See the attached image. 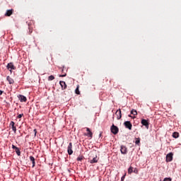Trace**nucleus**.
<instances>
[{
  "instance_id": "nucleus-14",
  "label": "nucleus",
  "mask_w": 181,
  "mask_h": 181,
  "mask_svg": "<svg viewBox=\"0 0 181 181\" xmlns=\"http://www.w3.org/2000/svg\"><path fill=\"white\" fill-rule=\"evenodd\" d=\"M86 131L88 132L86 136L89 138H93V132H91V130H90V128L87 127Z\"/></svg>"
},
{
  "instance_id": "nucleus-24",
  "label": "nucleus",
  "mask_w": 181,
  "mask_h": 181,
  "mask_svg": "<svg viewBox=\"0 0 181 181\" xmlns=\"http://www.w3.org/2000/svg\"><path fill=\"white\" fill-rule=\"evenodd\" d=\"M163 181H172V178L171 177H165L163 179Z\"/></svg>"
},
{
  "instance_id": "nucleus-18",
  "label": "nucleus",
  "mask_w": 181,
  "mask_h": 181,
  "mask_svg": "<svg viewBox=\"0 0 181 181\" xmlns=\"http://www.w3.org/2000/svg\"><path fill=\"white\" fill-rule=\"evenodd\" d=\"M134 173V168L132 166H130L128 168V173L129 175H131V173Z\"/></svg>"
},
{
  "instance_id": "nucleus-4",
  "label": "nucleus",
  "mask_w": 181,
  "mask_h": 181,
  "mask_svg": "<svg viewBox=\"0 0 181 181\" xmlns=\"http://www.w3.org/2000/svg\"><path fill=\"white\" fill-rule=\"evenodd\" d=\"M120 152L122 155H127V153H128V148H127V146L122 145L120 146Z\"/></svg>"
},
{
  "instance_id": "nucleus-13",
  "label": "nucleus",
  "mask_w": 181,
  "mask_h": 181,
  "mask_svg": "<svg viewBox=\"0 0 181 181\" xmlns=\"http://www.w3.org/2000/svg\"><path fill=\"white\" fill-rule=\"evenodd\" d=\"M13 13V9H8L6 11V13L4 14L5 16H11Z\"/></svg>"
},
{
  "instance_id": "nucleus-25",
  "label": "nucleus",
  "mask_w": 181,
  "mask_h": 181,
  "mask_svg": "<svg viewBox=\"0 0 181 181\" xmlns=\"http://www.w3.org/2000/svg\"><path fill=\"white\" fill-rule=\"evenodd\" d=\"M75 93L76 94H80V90H78V88H76V90H75Z\"/></svg>"
},
{
  "instance_id": "nucleus-19",
  "label": "nucleus",
  "mask_w": 181,
  "mask_h": 181,
  "mask_svg": "<svg viewBox=\"0 0 181 181\" xmlns=\"http://www.w3.org/2000/svg\"><path fill=\"white\" fill-rule=\"evenodd\" d=\"M130 113L132 115H138V112H136V110L135 109H133L131 110Z\"/></svg>"
},
{
  "instance_id": "nucleus-26",
  "label": "nucleus",
  "mask_w": 181,
  "mask_h": 181,
  "mask_svg": "<svg viewBox=\"0 0 181 181\" xmlns=\"http://www.w3.org/2000/svg\"><path fill=\"white\" fill-rule=\"evenodd\" d=\"M125 176H127V174H124V175L121 177V181L125 180Z\"/></svg>"
},
{
  "instance_id": "nucleus-35",
  "label": "nucleus",
  "mask_w": 181,
  "mask_h": 181,
  "mask_svg": "<svg viewBox=\"0 0 181 181\" xmlns=\"http://www.w3.org/2000/svg\"><path fill=\"white\" fill-rule=\"evenodd\" d=\"M28 29H29V33H32V30L30 29V28H29Z\"/></svg>"
},
{
  "instance_id": "nucleus-36",
  "label": "nucleus",
  "mask_w": 181,
  "mask_h": 181,
  "mask_svg": "<svg viewBox=\"0 0 181 181\" xmlns=\"http://www.w3.org/2000/svg\"><path fill=\"white\" fill-rule=\"evenodd\" d=\"M64 66H63L62 69V71H64Z\"/></svg>"
},
{
  "instance_id": "nucleus-23",
  "label": "nucleus",
  "mask_w": 181,
  "mask_h": 181,
  "mask_svg": "<svg viewBox=\"0 0 181 181\" xmlns=\"http://www.w3.org/2000/svg\"><path fill=\"white\" fill-rule=\"evenodd\" d=\"M52 80H54V76L50 75V76L48 77V81H52Z\"/></svg>"
},
{
  "instance_id": "nucleus-32",
  "label": "nucleus",
  "mask_w": 181,
  "mask_h": 181,
  "mask_svg": "<svg viewBox=\"0 0 181 181\" xmlns=\"http://www.w3.org/2000/svg\"><path fill=\"white\" fill-rule=\"evenodd\" d=\"M128 117H129V118H133V119H134V118H136L135 116L132 117L131 115H129Z\"/></svg>"
},
{
  "instance_id": "nucleus-6",
  "label": "nucleus",
  "mask_w": 181,
  "mask_h": 181,
  "mask_svg": "<svg viewBox=\"0 0 181 181\" xmlns=\"http://www.w3.org/2000/svg\"><path fill=\"white\" fill-rule=\"evenodd\" d=\"M173 160V153L170 152L166 155V162H172Z\"/></svg>"
},
{
  "instance_id": "nucleus-17",
  "label": "nucleus",
  "mask_w": 181,
  "mask_h": 181,
  "mask_svg": "<svg viewBox=\"0 0 181 181\" xmlns=\"http://www.w3.org/2000/svg\"><path fill=\"white\" fill-rule=\"evenodd\" d=\"M179 136V133L177 132H174L173 133V138H175V139H177V137Z\"/></svg>"
},
{
  "instance_id": "nucleus-34",
  "label": "nucleus",
  "mask_w": 181,
  "mask_h": 181,
  "mask_svg": "<svg viewBox=\"0 0 181 181\" xmlns=\"http://www.w3.org/2000/svg\"><path fill=\"white\" fill-rule=\"evenodd\" d=\"M2 94H4V92H3V90H0V95H2Z\"/></svg>"
},
{
  "instance_id": "nucleus-5",
  "label": "nucleus",
  "mask_w": 181,
  "mask_h": 181,
  "mask_svg": "<svg viewBox=\"0 0 181 181\" xmlns=\"http://www.w3.org/2000/svg\"><path fill=\"white\" fill-rule=\"evenodd\" d=\"M124 125L125 128H127L129 131H131L132 129V123H131L130 121H125L124 122Z\"/></svg>"
},
{
  "instance_id": "nucleus-20",
  "label": "nucleus",
  "mask_w": 181,
  "mask_h": 181,
  "mask_svg": "<svg viewBox=\"0 0 181 181\" xmlns=\"http://www.w3.org/2000/svg\"><path fill=\"white\" fill-rule=\"evenodd\" d=\"M16 153L18 155V156H21V150L19 149V148H16L15 150Z\"/></svg>"
},
{
  "instance_id": "nucleus-27",
  "label": "nucleus",
  "mask_w": 181,
  "mask_h": 181,
  "mask_svg": "<svg viewBox=\"0 0 181 181\" xmlns=\"http://www.w3.org/2000/svg\"><path fill=\"white\" fill-rule=\"evenodd\" d=\"M138 169H136V168H134V170H133V173H136V175H138Z\"/></svg>"
},
{
  "instance_id": "nucleus-1",
  "label": "nucleus",
  "mask_w": 181,
  "mask_h": 181,
  "mask_svg": "<svg viewBox=\"0 0 181 181\" xmlns=\"http://www.w3.org/2000/svg\"><path fill=\"white\" fill-rule=\"evenodd\" d=\"M110 131L113 135H117V134L119 132V129H118V127L112 124V125L110 127Z\"/></svg>"
},
{
  "instance_id": "nucleus-9",
  "label": "nucleus",
  "mask_w": 181,
  "mask_h": 181,
  "mask_svg": "<svg viewBox=\"0 0 181 181\" xmlns=\"http://www.w3.org/2000/svg\"><path fill=\"white\" fill-rule=\"evenodd\" d=\"M59 84L62 87V90H66V88H67V84H66L64 81H60Z\"/></svg>"
},
{
  "instance_id": "nucleus-33",
  "label": "nucleus",
  "mask_w": 181,
  "mask_h": 181,
  "mask_svg": "<svg viewBox=\"0 0 181 181\" xmlns=\"http://www.w3.org/2000/svg\"><path fill=\"white\" fill-rule=\"evenodd\" d=\"M102 135H103V132H101L100 133V134H99V138H101Z\"/></svg>"
},
{
  "instance_id": "nucleus-2",
  "label": "nucleus",
  "mask_w": 181,
  "mask_h": 181,
  "mask_svg": "<svg viewBox=\"0 0 181 181\" xmlns=\"http://www.w3.org/2000/svg\"><path fill=\"white\" fill-rule=\"evenodd\" d=\"M141 124L145 127L146 129H149V119H141Z\"/></svg>"
},
{
  "instance_id": "nucleus-29",
  "label": "nucleus",
  "mask_w": 181,
  "mask_h": 181,
  "mask_svg": "<svg viewBox=\"0 0 181 181\" xmlns=\"http://www.w3.org/2000/svg\"><path fill=\"white\" fill-rule=\"evenodd\" d=\"M33 131H34V136H36V135L37 134V130L36 129H35Z\"/></svg>"
},
{
  "instance_id": "nucleus-10",
  "label": "nucleus",
  "mask_w": 181,
  "mask_h": 181,
  "mask_svg": "<svg viewBox=\"0 0 181 181\" xmlns=\"http://www.w3.org/2000/svg\"><path fill=\"white\" fill-rule=\"evenodd\" d=\"M117 119H121L122 118V113H121V109L116 111Z\"/></svg>"
},
{
  "instance_id": "nucleus-7",
  "label": "nucleus",
  "mask_w": 181,
  "mask_h": 181,
  "mask_svg": "<svg viewBox=\"0 0 181 181\" xmlns=\"http://www.w3.org/2000/svg\"><path fill=\"white\" fill-rule=\"evenodd\" d=\"M67 152L69 155H73V144L72 143H69L67 148Z\"/></svg>"
},
{
  "instance_id": "nucleus-12",
  "label": "nucleus",
  "mask_w": 181,
  "mask_h": 181,
  "mask_svg": "<svg viewBox=\"0 0 181 181\" xmlns=\"http://www.w3.org/2000/svg\"><path fill=\"white\" fill-rule=\"evenodd\" d=\"M30 160L33 163L32 168H35L36 166V161H35V157L30 156Z\"/></svg>"
},
{
  "instance_id": "nucleus-21",
  "label": "nucleus",
  "mask_w": 181,
  "mask_h": 181,
  "mask_svg": "<svg viewBox=\"0 0 181 181\" xmlns=\"http://www.w3.org/2000/svg\"><path fill=\"white\" fill-rule=\"evenodd\" d=\"M82 159H84V156H79L76 158V160H78V162H81Z\"/></svg>"
},
{
  "instance_id": "nucleus-15",
  "label": "nucleus",
  "mask_w": 181,
  "mask_h": 181,
  "mask_svg": "<svg viewBox=\"0 0 181 181\" xmlns=\"http://www.w3.org/2000/svg\"><path fill=\"white\" fill-rule=\"evenodd\" d=\"M6 80L8 81L9 84H13V83H15V81H13V79L9 76L6 77Z\"/></svg>"
},
{
  "instance_id": "nucleus-31",
  "label": "nucleus",
  "mask_w": 181,
  "mask_h": 181,
  "mask_svg": "<svg viewBox=\"0 0 181 181\" xmlns=\"http://www.w3.org/2000/svg\"><path fill=\"white\" fill-rule=\"evenodd\" d=\"M18 147H16L15 145H12V149H15V151L16 150Z\"/></svg>"
},
{
  "instance_id": "nucleus-11",
  "label": "nucleus",
  "mask_w": 181,
  "mask_h": 181,
  "mask_svg": "<svg viewBox=\"0 0 181 181\" xmlns=\"http://www.w3.org/2000/svg\"><path fill=\"white\" fill-rule=\"evenodd\" d=\"M10 127H11L12 131L16 134V127H15V122L11 121L10 122Z\"/></svg>"
},
{
  "instance_id": "nucleus-30",
  "label": "nucleus",
  "mask_w": 181,
  "mask_h": 181,
  "mask_svg": "<svg viewBox=\"0 0 181 181\" xmlns=\"http://www.w3.org/2000/svg\"><path fill=\"white\" fill-rule=\"evenodd\" d=\"M66 76H67L66 74H61V75H59V77H66Z\"/></svg>"
},
{
  "instance_id": "nucleus-16",
  "label": "nucleus",
  "mask_w": 181,
  "mask_h": 181,
  "mask_svg": "<svg viewBox=\"0 0 181 181\" xmlns=\"http://www.w3.org/2000/svg\"><path fill=\"white\" fill-rule=\"evenodd\" d=\"M97 162H98V160L97 159V156H95V157H94L92 160H90V163L91 164L97 163Z\"/></svg>"
},
{
  "instance_id": "nucleus-28",
  "label": "nucleus",
  "mask_w": 181,
  "mask_h": 181,
  "mask_svg": "<svg viewBox=\"0 0 181 181\" xmlns=\"http://www.w3.org/2000/svg\"><path fill=\"white\" fill-rule=\"evenodd\" d=\"M23 117V113L20 114L17 116V118H22Z\"/></svg>"
},
{
  "instance_id": "nucleus-22",
  "label": "nucleus",
  "mask_w": 181,
  "mask_h": 181,
  "mask_svg": "<svg viewBox=\"0 0 181 181\" xmlns=\"http://www.w3.org/2000/svg\"><path fill=\"white\" fill-rule=\"evenodd\" d=\"M135 144H136V145H139V144H141V139L140 138H136Z\"/></svg>"
},
{
  "instance_id": "nucleus-8",
  "label": "nucleus",
  "mask_w": 181,
  "mask_h": 181,
  "mask_svg": "<svg viewBox=\"0 0 181 181\" xmlns=\"http://www.w3.org/2000/svg\"><path fill=\"white\" fill-rule=\"evenodd\" d=\"M18 98L20 100L21 103H26L28 100V98H26V96L23 95H18Z\"/></svg>"
},
{
  "instance_id": "nucleus-3",
  "label": "nucleus",
  "mask_w": 181,
  "mask_h": 181,
  "mask_svg": "<svg viewBox=\"0 0 181 181\" xmlns=\"http://www.w3.org/2000/svg\"><path fill=\"white\" fill-rule=\"evenodd\" d=\"M6 67H7L8 70L10 69L9 71L11 73H12V70H16V66H15V65H13V63H12V62L8 63L7 64Z\"/></svg>"
}]
</instances>
